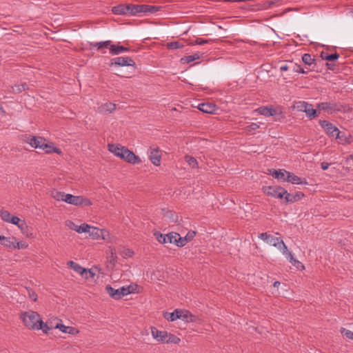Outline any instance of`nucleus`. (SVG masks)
Returning <instances> with one entry per match:
<instances>
[{
    "mask_svg": "<svg viewBox=\"0 0 353 353\" xmlns=\"http://www.w3.org/2000/svg\"><path fill=\"white\" fill-rule=\"evenodd\" d=\"M263 192L268 196L277 199L285 197L287 190L281 186H265L263 188Z\"/></svg>",
    "mask_w": 353,
    "mask_h": 353,
    "instance_id": "obj_3",
    "label": "nucleus"
},
{
    "mask_svg": "<svg viewBox=\"0 0 353 353\" xmlns=\"http://www.w3.org/2000/svg\"><path fill=\"white\" fill-rule=\"evenodd\" d=\"M88 234L90 237L94 240L103 239L109 241L110 234L109 232L105 230H101L96 227L90 226V230Z\"/></svg>",
    "mask_w": 353,
    "mask_h": 353,
    "instance_id": "obj_6",
    "label": "nucleus"
},
{
    "mask_svg": "<svg viewBox=\"0 0 353 353\" xmlns=\"http://www.w3.org/2000/svg\"><path fill=\"white\" fill-rule=\"evenodd\" d=\"M28 294L30 299L32 301H36L37 300V295L34 290L30 288H26Z\"/></svg>",
    "mask_w": 353,
    "mask_h": 353,
    "instance_id": "obj_55",
    "label": "nucleus"
},
{
    "mask_svg": "<svg viewBox=\"0 0 353 353\" xmlns=\"http://www.w3.org/2000/svg\"><path fill=\"white\" fill-rule=\"evenodd\" d=\"M335 138L338 140V142L340 144H347L351 143L350 135L347 136L345 132H341L340 130H339L336 133Z\"/></svg>",
    "mask_w": 353,
    "mask_h": 353,
    "instance_id": "obj_20",
    "label": "nucleus"
},
{
    "mask_svg": "<svg viewBox=\"0 0 353 353\" xmlns=\"http://www.w3.org/2000/svg\"><path fill=\"white\" fill-rule=\"evenodd\" d=\"M110 256L109 257L110 262L114 263L117 261V258L116 249L114 248H110Z\"/></svg>",
    "mask_w": 353,
    "mask_h": 353,
    "instance_id": "obj_50",
    "label": "nucleus"
},
{
    "mask_svg": "<svg viewBox=\"0 0 353 353\" xmlns=\"http://www.w3.org/2000/svg\"><path fill=\"white\" fill-rule=\"evenodd\" d=\"M22 221H21L19 217H17L16 216H12V217L10 219V221L9 223H11L14 225H17L18 226Z\"/></svg>",
    "mask_w": 353,
    "mask_h": 353,
    "instance_id": "obj_63",
    "label": "nucleus"
},
{
    "mask_svg": "<svg viewBox=\"0 0 353 353\" xmlns=\"http://www.w3.org/2000/svg\"><path fill=\"white\" fill-rule=\"evenodd\" d=\"M66 194L63 192L54 190L52 192V196L57 201H65Z\"/></svg>",
    "mask_w": 353,
    "mask_h": 353,
    "instance_id": "obj_35",
    "label": "nucleus"
},
{
    "mask_svg": "<svg viewBox=\"0 0 353 353\" xmlns=\"http://www.w3.org/2000/svg\"><path fill=\"white\" fill-rule=\"evenodd\" d=\"M54 146L52 144L44 143L43 149L46 153H52L53 152Z\"/></svg>",
    "mask_w": 353,
    "mask_h": 353,
    "instance_id": "obj_58",
    "label": "nucleus"
},
{
    "mask_svg": "<svg viewBox=\"0 0 353 353\" xmlns=\"http://www.w3.org/2000/svg\"><path fill=\"white\" fill-rule=\"evenodd\" d=\"M20 319L28 329L39 330L41 327V325H38L41 320L40 316L34 311L29 310L21 312Z\"/></svg>",
    "mask_w": 353,
    "mask_h": 353,
    "instance_id": "obj_1",
    "label": "nucleus"
},
{
    "mask_svg": "<svg viewBox=\"0 0 353 353\" xmlns=\"http://www.w3.org/2000/svg\"><path fill=\"white\" fill-rule=\"evenodd\" d=\"M285 179L287 182H290L292 184H307V180L305 179H301V177L290 172L288 174V177H286Z\"/></svg>",
    "mask_w": 353,
    "mask_h": 353,
    "instance_id": "obj_17",
    "label": "nucleus"
},
{
    "mask_svg": "<svg viewBox=\"0 0 353 353\" xmlns=\"http://www.w3.org/2000/svg\"><path fill=\"white\" fill-rule=\"evenodd\" d=\"M27 247H28V244L26 243L22 242V241L18 242L16 240V243L14 245V249H23V248H26Z\"/></svg>",
    "mask_w": 353,
    "mask_h": 353,
    "instance_id": "obj_60",
    "label": "nucleus"
},
{
    "mask_svg": "<svg viewBox=\"0 0 353 353\" xmlns=\"http://www.w3.org/2000/svg\"><path fill=\"white\" fill-rule=\"evenodd\" d=\"M65 202L67 203L78 206L80 205L79 200H81V196H74L71 194H66Z\"/></svg>",
    "mask_w": 353,
    "mask_h": 353,
    "instance_id": "obj_24",
    "label": "nucleus"
},
{
    "mask_svg": "<svg viewBox=\"0 0 353 353\" xmlns=\"http://www.w3.org/2000/svg\"><path fill=\"white\" fill-rule=\"evenodd\" d=\"M290 68H291V67H290V61L284 62L280 66V71L281 72H285V71H290Z\"/></svg>",
    "mask_w": 353,
    "mask_h": 353,
    "instance_id": "obj_59",
    "label": "nucleus"
},
{
    "mask_svg": "<svg viewBox=\"0 0 353 353\" xmlns=\"http://www.w3.org/2000/svg\"><path fill=\"white\" fill-rule=\"evenodd\" d=\"M196 232L194 231H190L187 233V234L184 236L185 238V240L188 242L193 239V238L195 236Z\"/></svg>",
    "mask_w": 353,
    "mask_h": 353,
    "instance_id": "obj_62",
    "label": "nucleus"
},
{
    "mask_svg": "<svg viewBox=\"0 0 353 353\" xmlns=\"http://www.w3.org/2000/svg\"><path fill=\"white\" fill-rule=\"evenodd\" d=\"M290 262L295 266L296 268L299 269H304V265L301 263L299 261L295 259L294 258V255L292 253H289V258H288Z\"/></svg>",
    "mask_w": 353,
    "mask_h": 353,
    "instance_id": "obj_34",
    "label": "nucleus"
},
{
    "mask_svg": "<svg viewBox=\"0 0 353 353\" xmlns=\"http://www.w3.org/2000/svg\"><path fill=\"white\" fill-rule=\"evenodd\" d=\"M319 125L322 128H323L326 134L330 137H335L336 133L339 130L337 127L334 125L332 123L325 120H320Z\"/></svg>",
    "mask_w": 353,
    "mask_h": 353,
    "instance_id": "obj_11",
    "label": "nucleus"
},
{
    "mask_svg": "<svg viewBox=\"0 0 353 353\" xmlns=\"http://www.w3.org/2000/svg\"><path fill=\"white\" fill-rule=\"evenodd\" d=\"M1 218L3 221L9 223L12 216L11 214L7 210H1L0 212Z\"/></svg>",
    "mask_w": 353,
    "mask_h": 353,
    "instance_id": "obj_39",
    "label": "nucleus"
},
{
    "mask_svg": "<svg viewBox=\"0 0 353 353\" xmlns=\"http://www.w3.org/2000/svg\"><path fill=\"white\" fill-rule=\"evenodd\" d=\"M259 128V125L256 123H252L250 125L245 127V130L249 133L251 134L252 131H254Z\"/></svg>",
    "mask_w": 353,
    "mask_h": 353,
    "instance_id": "obj_47",
    "label": "nucleus"
},
{
    "mask_svg": "<svg viewBox=\"0 0 353 353\" xmlns=\"http://www.w3.org/2000/svg\"><path fill=\"white\" fill-rule=\"evenodd\" d=\"M270 174L275 179H280L283 181H286V177H288V171L284 169L276 170H269Z\"/></svg>",
    "mask_w": 353,
    "mask_h": 353,
    "instance_id": "obj_13",
    "label": "nucleus"
},
{
    "mask_svg": "<svg viewBox=\"0 0 353 353\" xmlns=\"http://www.w3.org/2000/svg\"><path fill=\"white\" fill-rule=\"evenodd\" d=\"M176 234L177 233L176 232H170L165 234L166 243H174L176 245Z\"/></svg>",
    "mask_w": 353,
    "mask_h": 353,
    "instance_id": "obj_38",
    "label": "nucleus"
},
{
    "mask_svg": "<svg viewBox=\"0 0 353 353\" xmlns=\"http://www.w3.org/2000/svg\"><path fill=\"white\" fill-rule=\"evenodd\" d=\"M120 254L123 258H130L134 255V252L130 249L123 248L120 251Z\"/></svg>",
    "mask_w": 353,
    "mask_h": 353,
    "instance_id": "obj_40",
    "label": "nucleus"
},
{
    "mask_svg": "<svg viewBox=\"0 0 353 353\" xmlns=\"http://www.w3.org/2000/svg\"><path fill=\"white\" fill-rule=\"evenodd\" d=\"M290 71L292 73L299 72V70H301V66L299 65H297L296 63H293L292 61H290Z\"/></svg>",
    "mask_w": 353,
    "mask_h": 353,
    "instance_id": "obj_53",
    "label": "nucleus"
},
{
    "mask_svg": "<svg viewBox=\"0 0 353 353\" xmlns=\"http://www.w3.org/2000/svg\"><path fill=\"white\" fill-rule=\"evenodd\" d=\"M139 13H141V5H126V15L135 16Z\"/></svg>",
    "mask_w": 353,
    "mask_h": 353,
    "instance_id": "obj_18",
    "label": "nucleus"
},
{
    "mask_svg": "<svg viewBox=\"0 0 353 353\" xmlns=\"http://www.w3.org/2000/svg\"><path fill=\"white\" fill-rule=\"evenodd\" d=\"M304 196V194L301 192H297L295 194H290L287 192L285 194V203H292Z\"/></svg>",
    "mask_w": 353,
    "mask_h": 353,
    "instance_id": "obj_15",
    "label": "nucleus"
},
{
    "mask_svg": "<svg viewBox=\"0 0 353 353\" xmlns=\"http://www.w3.org/2000/svg\"><path fill=\"white\" fill-rule=\"evenodd\" d=\"M151 333L154 339L160 343H165L166 338L168 336V333L166 331H160L156 327L151 328Z\"/></svg>",
    "mask_w": 353,
    "mask_h": 353,
    "instance_id": "obj_12",
    "label": "nucleus"
},
{
    "mask_svg": "<svg viewBox=\"0 0 353 353\" xmlns=\"http://www.w3.org/2000/svg\"><path fill=\"white\" fill-rule=\"evenodd\" d=\"M212 42V39H203L202 38H196L195 41L193 42V44L195 45H204L206 43H210Z\"/></svg>",
    "mask_w": 353,
    "mask_h": 353,
    "instance_id": "obj_51",
    "label": "nucleus"
},
{
    "mask_svg": "<svg viewBox=\"0 0 353 353\" xmlns=\"http://www.w3.org/2000/svg\"><path fill=\"white\" fill-rule=\"evenodd\" d=\"M112 11L114 14H123L126 15V5L119 4L114 6L112 8Z\"/></svg>",
    "mask_w": 353,
    "mask_h": 353,
    "instance_id": "obj_28",
    "label": "nucleus"
},
{
    "mask_svg": "<svg viewBox=\"0 0 353 353\" xmlns=\"http://www.w3.org/2000/svg\"><path fill=\"white\" fill-rule=\"evenodd\" d=\"M130 51V48H125L123 46L112 45L110 48V53L112 55H117L123 52Z\"/></svg>",
    "mask_w": 353,
    "mask_h": 353,
    "instance_id": "obj_25",
    "label": "nucleus"
},
{
    "mask_svg": "<svg viewBox=\"0 0 353 353\" xmlns=\"http://www.w3.org/2000/svg\"><path fill=\"white\" fill-rule=\"evenodd\" d=\"M257 112L264 116H274L276 114L274 109L268 107H261L257 109Z\"/></svg>",
    "mask_w": 353,
    "mask_h": 353,
    "instance_id": "obj_27",
    "label": "nucleus"
},
{
    "mask_svg": "<svg viewBox=\"0 0 353 353\" xmlns=\"http://www.w3.org/2000/svg\"><path fill=\"white\" fill-rule=\"evenodd\" d=\"M55 328L60 330L63 333H68L70 334H77L79 333V330L74 327L65 326L63 324H57Z\"/></svg>",
    "mask_w": 353,
    "mask_h": 353,
    "instance_id": "obj_22",
    "label": "nucleus"
},
{
    "mask_svg": "<svg viewBox=\"0 0 353 353\" xmlns=\"http://www.w3.org/2000/svg\"><path fill=\"white\" fill-rule=\"evenodd\" d=\"M341 333L345 336L347 339L353 340V332L350 330H346L345 328L342 327L341 329Z\"/></svg>",
    "mask_w": 353,
    "mask_h": 353,
    "instance_id": "obj_49",
    "label": "nucleus"
},
{
    "mask_svg": "<svg viewBox=\"0 0 353 353\" xmlns=\"http://www.w3.org/2000/svg\"><path fill=\"white\" fill-rule=\"evenodd\" d=\"M184 45L179 41H173L169 42L166 43V47L168 49L175 50L182 48Z\"/></svg>",
    "mask_w": 353,
    "mask_h": 353,
    "instance_id": "obj_36",
    "label": "nucleus"
},
{
    "mask_svg": "<svg viewBox=\"0 0 353 353\" xmlns=\"http://www.w3.org/2000/svg\"><path fill=\"white\" fill-rule=\"evenodd\" d=\"M259 238L264 241L268 244L276 247L278 249H281V242L282 241L281 238L274 236L267 232L261 233Z\"/></svg>",
    "mask_w": 353,
    "mask_h": 353,
    "instance_id": "obj_7",
    "label": "nucleus"
},
{
    "mask_svg": "<svg viewBox=\"0 0 353 353\" xmlns=\"http://www.w3.org/2000/svg\"><path fill=\"white\" fill-rule=\"evenodd\" d=\"M108 150L113 153L115 156L120 158L122 152L123 151L124 146L119 144H108Z\"/></svg>",
    "mask_w": 353,
    "mask_h": 353,
    "instance_id": "obj_23",
    "label": "nucleus"
},
{
    "mask_svg": "<svg viewBox=\"0 0 353 353\" xmlns=\"http://www.w3.org/2000/svg\"><path fill=\"white\" fill-rule=\"evenodd\" d=\"M180 319H182L185 322H193L194 321L195 316L189 311L180 310Z\"/></svg>",
    "mask_w": 353,
    "mask_h": 353,
    "instance_id": "obj_26",
    "label": "nucleus"
},
{
    "mask_svg": "<svg viewBox=\"0 0 353 353\" xmlns=\"http://www.w3.org/2000/svg\"><path fill=\"white\" fill-rule=\"evenodd\" d=\"M38 325H41V328H39V330H42V331L46 333V334H48V330L50 329L48 325H47V323H44L42 320L41 319L38 323Z\"/></svg>",
    "mask_w": 353,
    "mask_h": 353,
    "instance_id": "obj_57",
    "label": "nucleus"
},
{
    "mask_svg": "<svg viewBox=\"0 0 353 353\" xmlns=\"http://www.w3.org/2000/svg\"><path fill=\"white\" fill-rule=\"evenodd\" d=\"M180 310H175L171 313H167L165 318L170 321H174L176 319H180Z\"/></svg>",
    "mask_w": 353,
    "mask_h": 353,
    "instance_id": "obj_33",
    "label": "nucleus"
},
{
    "mask_svg": "<svg viewBox=\"0 0 353 353\" xmlns=\"http://www.w3.org/2000/svg\"><path fill=\"white\" fill-rule=\"evenodd\" d=\"M154 236L160 243H166L165 234H163L160 232H155Z\"/></svg>",
    "mask_w": 353,
    "mask_h": 353,
    "instance_id": "obj_52",
    "label": "nucleus"
},
{
    "mask_svg": "<svg viewBox=\"0 0 353 353\" xmlns=\"http://www.w3.org/2000/svg\"><path fill=\"white\" fill-rule=\"evenodd\" d=\"M339 54L336 52L334 53V54H328L327 57H325L326 60L330 61L336 60L339 59Z\"/></svg>",
    "mask_w": 353,
    "mask_h": 353,
    "instance_id": "obj_61",
    "label": "nucleus"
},
{
    "mask_svg": "<svg viewBox=\"0 0 353 353\" xmlns=\"http://www.w3.org/2000/svg\"><path fill=\"white\" fill-rule=\"evenodd\" d=\"M130 286H123L119 289H114L111 285H108L105 287L107 293L114 299H120L123 296L128 295L132 292Z\"/></svg>",
    "mask_w": 353,
    "mask_h": 353,
    "instance_id": "obj_2",
    "label": "nucleus"
},
{
    "mask_svg": "<svg viewBox=\"0 0 353 353\" xmlns=\"http://www.w3.org/2000/svg\"><path fill=\"white\" fill-rule=\"evenodd\" d=\"M159 10V8L150 5H141V13H154Z\"/></svg>",
    "mask_w": 353,
    "mask_h": 353,
    "instance_id": "obj_29",
    "label": "nucleus"
},
{
    "mask_svg": "<svg viewBox=\"0 0 353 353\" xmlns=\"http://www.w3.org/2000/svg\"><path fill=\"white\" fill-rule=\"evenodd\" d=\"M200 58V55L199 53H195L192 55L185 56L181 59V62L182 63H191L195 60H197Z\"/></svg>",
    "mask_w": 353,
    "mask_h": 353,
    "instance_id": "obj_32",
    "label": "nucleus"
},
{
    "mask_svg": "<svg viewBox=\"0 0 353 353\" xmlns=\"http://www.w3.org/2000/svg\"><path fill=\"white\" fill-rule=\"evenodd\" d=\"M80 205H84V206H90L92 204V201L85 197H83L81 196V200H79Z\"/></svg>",
    "mask_w": 353,
    "mask_h": 353,
    "instance_id": "obj_56",
    "label": "nucleus"
},
{
    "mask_svg": "<svg viewBox=\"0 0 353 353\" xmlns=\"http://www.w3.org/2000/svg\"><path fill=\"white\" fill-rule=\"evenodd\" d=\"M302 61L305 64L310 65L314 61V59L310 54H304L302 57Z\"/></svg>",
    "mask_w": 353,
    "mask_h": 353,
    "instance_id": "obj_44",
    "label": "nucleus"
},
{
    "mask_svg": "<svg viewBox=\"0 0 353 353\" xmlns=\"http://www.w3.org/2000/svg\"><path fill=\"white\" fill-rule=\"evenodd\" d=\"M16 239L14 236L6 237L0 235V244L8 248L14 249Z\"/></svg>",
    "mask_w": 353,
    "mask_h": 353,
    "instance_id": "obj_16",
    "label": "nucleus"
},
{
    "mask_svg": "<svg viewBox=\"0 0 353 353\" xmlns=\"http://www.w3.org/2000/svg\"><path fill=\"white\" fill-rule=\"evenodd\" d=\"M188 241L185 240V237H181L179 234H176V245L178 247H183Z\"/></svg>",
    "mask_w": 353,
    "mask_h": 353,
    "instance_id": "obj_45",
    "label": "nucleus"
},
{
    "mask_svg": "<svg viewBox=\"0 0 353 353\" xmlns=\"http://www.w3.org/2000/svg\"><path fill=\"white\" fill-rule=\"evenodd\" d=\"M68 265L72 269H73L76 272L80 274L81 275L83 274V272H85V268H83L80 265L72 261H68Z\"/></svg>",
    "mask_w": 353,
    "mask_h": 353,
    "instance_id": "obj_31",
    "label": "nucleus"
},
{
    "mask_svg": "<svg viewBox=\"0 0 353 353\" xmlns=\"http://www.w3.org/2000/svg\"><path fill=\"white\" fill-rule=\"evenodd\" d=\"M12 89L13 92H21L22 91L28 89V85L26 83L20 85H15L14 87H12Z\"/></svg>",
    "mask_w": 353,
    "mask_h": 353,
    "instance_id": "obj_46",
    "label": "nucleus"
},
{
    "mask_svg": "<svg viewBox=\"0 0 353 353\" xmlns=\"http://www.w3.org/2000/svg\"><path fill=\"white\" fill-rule=\"evenodd\" d=\"M90 46L92 47L96 48L97 50H101L103 48H110V46H112V41L108 40L105 41L91 43Z\"/></svg>",
    "mask_w": 353,
    "mask_h": 353,
    "instance_id": "obj_30",
    "label": "nucleus"
},
{
    "mask_svg": "<svg viewBox=\"0 0 353 353\" xmlns=\"http://www.w3.org/2000/svg\"><path fill=\"white\" fill-rule=\"evenodd\" d=\"M18 228L21 230V232L23 234H26V236H28V225L26 224V223L23 221L22 222H21V223L18 225Z\"/></svg>",
    "mask_w": 353,
    "mask_h": 353,
    "instance_id": "obj_54",
    "label": "nucleus"
},
{
    "mask_svg": "<svg viewBox=\"0 0 353 353\" xmlns=\"http://www.w3.org/2000/svg\"><path fill=\"white\" fill-rule=\"evenodd\" d=\"M110 65H118V66H133L135 67L136 63L134 61L127 57H116L110 61Z\"/></svg>",
    "mask_w": 353,
    "mask_h": 353,
    "instance_id": "obj_9",
    "label": "nucleus"
},
{
    "mask_svg": "<svg viewBox=\"0 0 353 353\" xmlns=\"http://www.w3.org/2000/svg\"><path fill=\"white\" fill-rule=\"evenodd\" d=\"M25 142L30 144L32 148L43 149L46 140L41 137L28 135L26 137Z\"/></svg>",
    "mask_w": 353,
    "mask_h": 353,
    "instance_id": "obj_10",
    "label": "nucleus"
},
{
    "mask_svg": "<svg viewBox=\"0 0 353 353\" xmlns=\"http://www.w3.org/2000/svg\"><path fill=\"white\" fill-rule=\"evenodd\" d=\"M116 109V105L113 103L108 102L101 105L99 108V112L103 114H108L112 112Z\"/></svg>",
    "mask_w": 353,
    "mask_h": 353,
    "instance_id": "obj_21",
    "label": "nucleus"
},
{
    "mask_svg": "<svg viewBox=\"0 0 353 353\" xmlns=\"http://www.w3.org/2000/svg\"><path fill=\"white\" fill-rule=\"evenodd\" d=\"M198 109L204 113L214 114L216 110V107L212 103H203L198 105Z\"/></svg>",
    "mask_w": 353,
    "mask_h": 353,
    "instance_id": "obj_14",
    "label": "nucleus"
},
{
    "mask_svg": "<svg viewBox=\"0 0 353 353\" xmlns=\"http://www.w3.org/2000/svg\"><path fill=\"white\" fill-rule=\"evenodd\" d=\"M279 250L283 253V254L285 255L287 259L289 258V253H292L291 252L288 251V248L283 240L281 242V249Z\"/></svg>",
    "mask_w": 353,
    "mask_h": 353,
    "instance_id": "obj_48",
    "label": "nucleus"
},
{
    "mask_svg": "<svg viewBox=\"0 0 353 353\" xmlns=\"http://www.w3.org/2000/svg\"><path fill=\"white\" fill-rule=\"evenodd\" d=\"M180 341H181L179 337H177L176 336L172 334H168V338H166L165 343L177 344L180 342Z\"/></svg>",
    "mask_w": 353,
    "mask_h": 353,
    "instance_id": "obj_42",
    "label": "nucleus"
},
{
    "mask_svg": "<svg viewBox=\"0 0 353 353\" xmlns=\"http://www.w3.org/2000/svg\"><path fill=\"white\" fill-rule=\"evenodd\" d=\"M317 108L321 110L325 111L329 114L341 112L343 109V105L334 102H322L317 104Z\"/></svg>",
    "mask_w": 353,
    "mask_h": 353,
    "instance_id": "obj_5",
    "label": "nucleus"
},
{
    "mask_svg": "<svg viewBox=\"0 0 353 353\" xmlns=\"http://www.w3.org/2000/svg\"><path fill=\"white\" fill-rule=\"evenodd\" d=\"M66 225L71 230H74L77 232V230L78 228V225H76L74 223H73L72 221H68L66 223Z\"/></svg>",
    "mask_w": 353,
    "mask_h": 353,
    "instance_id": "obj_64",
    "label": "nucleus"
},
{
    "mask_svg": "<svg viewBox=\"0 0 353 353\" xmlns=\"http://www.w3.org/2000/svg\"><path fill=\"white\" fill-rule=\"evenodd\" d=\"M296 108L298 110L303 112L310 119L317 117V112L314 109L312 104L305 101H299L296 103Z\"/></svg>",
    "mask_w": 353,
    "mask_h": 353,
    "instance_id": "obj_4",
    "label": "nucleus"
},
{
    "mask_svg": "<svg viewBox=\"0 0 353 353\" xmlns=\"http://www.w3.org/2000/svg\"><path fill=\"white\" fill-rule=\"evenodd\" d=\"M94 275L95 273L94 272L92 269L87 270L85 268V272H83V274H81V276L86 280L93 279Z\"/></svg>",
    "mask_w": 353,
    "mask_h": 353,
    "instance_id": "obj_43",
    "label": "nucleus"
},
{
    "mask_svg": "<svg viewBox=\"0 0 353 353\" xmlns=\"http://www.w3.org/2000/svg\"><path fill=\"white\" fill-rule=\"evenodd\" d=\"M121 159L132 164H139L141 163V159L134 154L133 152L128 150L127 148H124L123 151L120 157Z\"/></svg>",
    "mask_w": 353,
    "mask_h": 353,
    "instance_id": "obj_8",
    "label": "nucleus"
},
{
    "mask_svg": "<svg viewBox=\"0 0 353 353\" xmlns=\"http://www.w3.org/2000/svg\"><path fill=\"white\" fill-rule=\"evenodd\" d=\"M150 159L154 165H159L161 163V154L158 148L153 149L150 152Z\"/></svg>",
    "mask_w": 353,
    "mask_h": 353,
    "instance_id": "obj_19",
    "label": "nucleus"
},
{
    "mask_svg": "<svg viewBox=\"0 0 353 353\" xmlns=\"http://www.w3.org/2000/svg\"><path fill=\"white\" fill-rule=\"evenodd\" d=\"M90 230V225L87 223H83L81 225H78L77 232L81 233H88Z\"/></svg>",
    "mask_w": 353,
    "mask_h": 353,
    "instance_id": "obj_41",
    "label": "nucleus"
},
{
    "mask_svg": "<svg viewBox=\"0 0 353 353\" xmlns=\"http://www.w3.org/2000/svg\"><path fill=\"white\" fill-rule=\"evenodd\" d=\"M185 161L188 163V165L192 168H195L198 167V162L196 159L191 156L186 155L185 157Z\"/></svg>",
    "mask_w": 353,
    "mask_h": 353,
    "instance_id": "obj_37",
    "label": "nucleus"
}]
</instances>
